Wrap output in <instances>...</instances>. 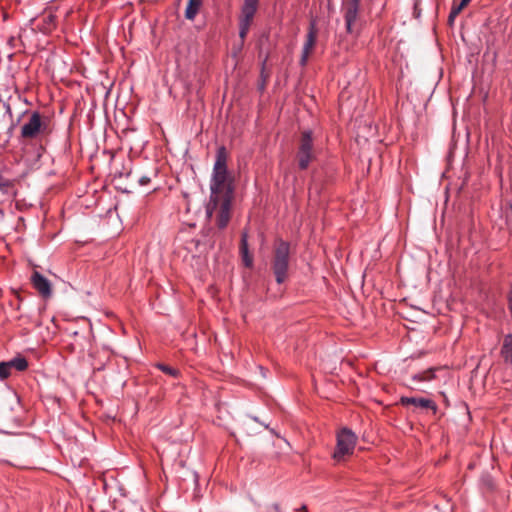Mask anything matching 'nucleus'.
I'll list each match as a JSON object with an SVG mask.
<instances>
[{"label":"nucleus","mask_w":512,"mask_h":512,"mask_svg":"<svg viewBox=\"0 0 512 512\" xmlns=\"http://www.w3.org/2000/svg\"><path fill=\"white\" fill-rule=\"evenodd\" d=\"M360 0H345L344 1V17L346 22V29L348 32L352 31V24L357 18Z\"/></svg>","instance_id":"9"},{"label":"nucleus","mask_w":512,"mask_h":512,"mask_svg":"<svg viewBox=\"0 0 512 512\" xmlns=\"http://www.w3.org/2000/svg\"><path fill=\"white\" fill-rule=\"evenodd\" d=\"M215 235H216V232L212 228L207 229L206 234H205L206 239H205L204 245L208 246L209 249L214 248Z\"/></svg>","instance_id":"17"},{"label":"nucleus","mask_w":512,"mask_h":512,"mask_svg":"<svg viewBox=\"0 0 512 512\" xmlns=\"http://www.w3.org/2000/svg\"><path fill=\"white\" fill-rule=\"evenodd\" d=\"M300 511L306 512V511H307V507H306L305 505H303V506L300 508Z\"/></svg>","instance_id":"26"},{"label":"nucleus","mask_w":512,"mask_h":512,"mask_svg":"<svg viewBox=\"0 0 512 512\" xmlns=\"http://www.w3.org/2000/svg\"><path fill=\"white\" fill-rule=\"evenodd\" d=\"M315 158L313 149L312 136L310 131H304L301 135L299 147L296 155L298 166L300 169H306L310 162Z\"/></svg>","instance_id":"4"},{"label":"nucleus","mask_w":512,"mask_h":512,"mask_svg":"<svg viewBox=\"0 0 512 512\" xmlns=\"http://www.w3.org/2000/svg\"><path fill=\"white\" fill-rule=\"evenodd\" d=\"M459 14H453V10L451 9L450 11V14H449V17H448V24L450 26H452L454 24V21H455V18L458 16Z\"/></svg>","instance_id":"24"},{"label":"nucleus","mask_w":512,"mask_h":512,"mask_svg":"<svg viewBox=\"0 0 512 512\" xmlns=\"http://www.w3.org/2000/svg\"><path fill=\"white\" fill-rule=\"evenodd\" d=\"M290 245L288 242L278 240L274 247L272 270L278 284L283 283L288 277Z\"/></svg>","instance_id":"2"},{"label":"nucleus","mask_w":512,"mask_h":512,"mask_svg":"<svg viewBox=\"0 0 512 512\" xmlns=\"http://www.w3.org/2000/svg\"><path fill=\"white\" fill-rule=\"evenodd\" d=\"M501 356L506 363L512 364V334H508L504 337L501 347Z\"/></svg>","instance_id":"12"},{"label":"nucleus","mask_w":512,"mask_h":512,"mask_svg":"<svg viewBox=\"0 0 512 512\" xmlns=\"http://www.w3.org/2000/svg\"><path fill=\"white\" fill-rule=\"evenodd\" d=\"M13 188V184L10 180L4 178L0 174V190L6 194L11 193Z\"/></svg>","instance_id":"18"},{"label":"nucleus","mask_w":512,"mask_h":512,"mask_svg":"<svg viewBox=\"0 0 512 512\" xmlns=\"http://www.w3.org/2000/svg\"><path fill=\"white\" fill-rule=\"evenodd\" d=\"M471 0H461L458 4H453L452 10L453 14H460L461 11L469 4Z\"/></svg>","instance_id":"20"},{"label":"nucleus","mask_w":512,"mask_h":512,"mask_svg":"<svg viewBox=\"0 0 512 512\" xmlns=\"http://www.w3.org/2000/svg\"><path fill=\"white\" fill-rule=\"evenodd\" d=\"M251 22L240 20V31L239 36L244 39L248 33Z\"/></svg>","instance_id":"19"},{"label":"nucleus","mask_w":512,"mask_h":512,"mask_svg":"<svg viewBox=\"0 0 512 512\" xmlns=\"http://www.w3.org/2000/svg\"><path fill=\"white\" fill-rule=\"evenodd\" d=\"M317 33H318V30L316 28L315 21L312 20L310 22L309 30H308V33L306 36V41L303 46L302 56L300 59V64L302 66H305L307 64L308 58L314 49L316 39H317Z\"/></svg>","instance_id":"7"},{"label":"nucleus","mask_w":512,"mask_h":512,"mask_svg":"<svg viewBox=\"0 0 512 512\" xmlns=\"http://www.w3.org/2000/svg\"><path fill=\"white\" fill-rule=\"evenodd\" d=\"M28 367V362L26 358L21 355L9 360L0 362V378L6 379L11 375V371L15 369L16 371H24Z\"/></svg>","instance_id":"6"},{"label":"nucleus","mask_w":512,"mask_h":512,"mask_svg":"<svg viewBox=\"0 0 512 512\" xmlns=\"http://www.w3.org/2000/svg\"><path fill=\"white\" fill-rule=\"evenodd\" d=\"M272 508L275 510V512H279V506L277 504H273Z\"/></svg>","instance_id":"25"},{"label":"nucleus","mask_w":512,"mask_h":512,"mask_svg":"<svg viewBox=\"0 0 512 512\" xmlns=\"http://www.w3.org/2000/svg\"><path fill=\"white\" fill-rule=\"evenodd\" d=\"M158 368L160 370H162L164 373H166L172 377H176L179 373L177 369H174V368L164 365V364H158Z\"/></svg>","instance_id":"21"},{"label":"nucleus","mask_w":512,"mask_h":512,"mask_svg":"<svg viewBox=\"0 0 512 512\" xmlns=\"http://www.w3.org/2000/svg\"><path fill=\"white\" fill-rule=\"evenodd\" d=\"M202 4L203 0H188L187 7L185 10L186 19L193 20L198 14Z\"/></svg>","instance_id":"14"},{"label":"nucleus","mask_w":512,"mask_h":512,"mask_svg":"<svg viewBox=\"0 0 512 512\" xmlns=\"http://www.w3.org/2000/svg\"><path fill=\"white\" fill-rule=\"evenodd\" d=\"M46 129V122L42 119L39 112H33L29 121L21 128L23 138H34Z\"/></svg>","instance_id":"5"},{"label":"nucleus","mask_w":512,"mask_h":512,"mask_svg":"<svg viewBox=\"0 0 512 512\" xmlns=\"http://www.w3.org/2000/svg\"><path fill=\"white\" fill-rule=\"evenodd\" d=\"M31 283L38 293L45 299L51 297L52 287L50 281L38 271H34L31 276Z\"/></svg>","instance_id":"8"},{"label":"nucleus","mask_w":512,"mask_h":512,"mask_svg":"<svg viewBox=\"0 0 512 512\" xmlns=\"http://www.w3.org/2000/svg\"><path fill=\"white\" fill-rule=\"evenodd\" d=\"M435 368L427 369L423 372L416 373L412 376L413 381L417 382H425V381H431L434 378V372Z\"/></svg>","instance_id":"15"},{"label":"nucleus","mask_w":512,"mask_h":512,"mask_svg":"<svg viewBox=\"0 0 512 512\" xmlns=\"http://www.w3.org/2000/svg\"><path fill=\"white\" fill-rule=\"evenodd\" d=\"M256 10H257V8H255V7H249V6L243 5L241 20L252 22L253 17L256 13Z\"/></svg>","instance_id":"16"},{"label":"nucleus","mask_w":512,"mask_h":512,"mask_svg":"<svg viewBox=\"0 0 512 512\" xmlns=\"http://www.w3.org/2000/svg\"><path fill=\"white\" fill-rule=\"evenodd\" d=\"M357 439V435L351 429L342 428L337 433V444L333 458L339 462L344 460L346 456L352 455Z\"/></svg>","instance_id":"3"},{"label":"nucleus","mask_w":512,"mask_h":512,"mask_svg":"<svg viewBox=\"0 0 512 512\" xmlns=\"http://www.w3.org/2000/svg\"><path fill=\"white\" fill-rule=\"evenodd\" d=\"M151 181L150 177L148 176H142L138 179V183L142 186H145L147 184H149Z\"/></svg>","instance_id":"22"},{"label":"nucleus","mask_w":512,"mask_h":512,"mask_svg":"<svg viewBox=\"0 0 512 512\" xmlns=\"http://www.w3.org/2000/svg\"><path fill=\"white\" fill-rule=\"evenodd\" d=\"M259 0H244V6L257 8Z\"/></svg>","instance_id":"23"},{"label":"nucleus","mask_w":512,"mask_h":512,"mask_svg":"<svg viewBox=\"0 0 512 512\" xmlns=\"http://www.w3.org/2000/svg\"><path fill=\"white\" fill-rule=\"evenodd\" d=\"M42 22L40 29L44 33L51 32L56 26V16L51 11H45L42 15Z\"/></svg>","instance_id":"13"},{"label":"nucleus","mask_w":512,"mask_h":512,"mask_svg":"<svg viewBox=\"0 0 512 512\" xmlns=\"http://www.w3.org/2000/svg\"><path fill=\"white\" fill-rule=\"evenodd\" d=\"M228 152L220 147L216 153L210 182V197L206 204V217L214 220L216 227L223 230L227 227L232 212L235 193V179L227 167Z\"/></svg>","instance_id":"1"},{"label":"nucleus","mask_w":512,"mask_h":512,"mask_svg":"<svg viewBox=\"0 0 512 512\" xmlns=\"http://www.w3.org/2000/svg\"><path fill=\"white\" fill-rule=\"evenodd\" d=\"M240 254L244 265L248 268H251L253 266V256L249 253L246 232L242 233L240 242Z\"/></svg>","instance_id":"11"},{"label":"nucleus","mask_w":512,"mask_h":512,"mask_svg":"<svg viewBox=\"0 0 512 512\" xmlns=\"http://www.w3.org/2000/svg\"><path fill=\"white\" fill-rule=\"evenodd\" d=\"M400 403L404 406H414L416 408H421V409H431L433 410L434 412L436 411L437 409V406L435 404L434 401L430 400V399H426V398H418V397H401L400 398Z\"/></svg>","instance_id":"10"}]
</instances>
